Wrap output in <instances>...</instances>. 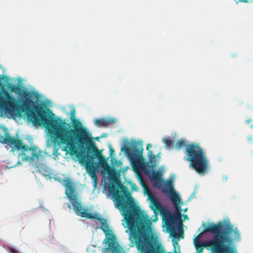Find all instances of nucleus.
<instances>
[{
	"mask_svg": "<svg viewBox=\"0 0 253 253\" xmlns=\"http://www.w3.org/2000/svg\"><path fill=\"white\" fill-rule=\"evenodd\" d=\"M13 86L12 90L20 97L22 100L21 106L13 105V110L16 112L14 115L20 116L25 112L28 119L38 126L45 127L50 134L54 145L61 146L64 151H69L71 155H76L79 163L84 166L89 176L96 179L95 170L97 164L93 162L97 158L103 167L104 170L111 177H115L116 171L114 168L110 167L105 158L97 148L92 140V136L89 131L83 126L81 122L74 119V110L72 112V123L74 128H69V124L60 119H54V114L48 108L43 109L37 107L33 109L35 99L38 97L37 92L29 91L24 88Z\"/></svg>",
	"mask_w": 253,
	"mask_h": 253,
	"instance_id": "1",
	"label": "nucleus"
},
{
	"mask_svg": "<svg viewBox=\"0 0 253 253\" xmlns=\"http://www.w3.org/2000/svg\"><path fill=\"white\" fill-rule=\"evenodd\" d=\"M115 205L121 212L127 227L129 246L135 247L139 253H161L151 239L152 222L137 207L130 193L126 190V197L118 192L113 194Z\"/></svg>",
	"mask_w": 253,
	"mask_h": 253,
	"instance_id": "2",
	"label": "nucleus"
},
{
	"mask_svg": "<svg viewBox=\"0 0 253 253\" xmlns=\"http://www.w3.org/2000/svg\"><path fill=\"white\" fill-rule=\"evenodd\" d=\"M211 232L212 238L211 240L204 242L195 243V247L199 253L202 252L204 248H209L212 253L215 252L213 250L214 246L220 247L224 243L230 242H238L241 240L240 234L237 228L234 227L230 222L218 221L216 224L212 223L205 227L203 232Z\"/></svg>",
	"mask_w": 253,
	"mask_h": 253,
	"instance_id": "3",
	"label": "nucleus"
},
{
	"mask_svg": "<svg viewBox=\"0 0 253 253\" xmlns=\"http://www.w3.org/2000/svg\"><path fill=\"white\" fill-rule=\"evenodd\" d=\"M151 180L156 188H161L162 191L169 195L175 207V213L172 214L168 212L166 216V224L169 233L173 236L176 235L174 225L177 222H178L179 225L177 227L178 236L180 238H183V230L182 228V223L181 220V206L180 205L181 200L173 189L172 181L169 180L164 183V186L162 187V183H163V181L161 179V174L159 171L153 172Z\"/></svg>",
	"mask_w": 253,
	"mask_h": 253,
	"instance_id": "4",
	"label": "nucleus"
},
{
	"mask_svg": "<svg viewBox=\"0 0 253 253\" xmlns=\"http://www.w3.org/2000/svg\"><path fill=\"white\" fill-rule=\"evenodd\" d=\"M186 141L180 139L176 143V147L180 149L185 147L186 160L190 162V167L199 174L205 173L209 168L208 160L203 149L195 143L186 145Z\"/></svg>",
	"mask_w": 253,
	"mask_h": 253,
	"instance_id": "5",
	"label": "nucleus"
},
{
	"mask_svg": "<svg viewBox=\"0 0 253 253\" xmlns=\"http://www.w3.org/2000/svg\"><path fill=\"white\" fill-rule=\"evenodd\" d=\"M9 81V79L7 77L5 76H1L0 75V109L1 111L8 113L9 114L13 115L16 112L14 109L13 110V105L21 106L22 102L21 103L19 99H17L10 95L7 90H3V89L7 86V87H10V90L12 92H14L19 96L16 91L12 90V87L13 86L18 87L21 89V91H22L23 89L26 88L12 85Z\"/></svg>",
	"mask_w": 253,
	"mask_h": 253,
	"instance_id": "6",
	"label": "nucleus"
},
{
	"mask_svg": "<svg viewBox=\"0 0 253 253\" xmlns=\"http://www.w3.org/2000/svg\"><path fill=\"white\" fill-rule=\"evenodd\" d=\"M64 185L66 188L65 193L70 200L73 206V209L76 215L87 219L97 218V213L89 212L87 208L82 205L81 202L79 200L77 194H75V190L73 183L70 179L65 180Z\"/></svg>",
	"mask_w": 253,
	"mask_h": 253,
	"instance_id": "7",
	"label": "nucleus"
},
{
	"mask_svg": "<svg viewBox=\"0 0 253 253\" xmlns=\"http://www.w3.org/2000/svg\"><path fill=\"white\" fill-rule=\"evenodd\" d=\"M20 143H15L13 146L17 150H21L19 154L18 158L22 162L33 161L35 160L42 161L43 159V152L37 147H30L28 145L24 144L21 140Z\"/></svg>",
	"mask_w": 253,
	"mask_h": 253,
	"instance_id": "8",
	"label": "nucleus"
},
{
	"mask_svg": "<svg viewBox=\"0 0 253 253\" xmlns=\"http://www.w3.org/2000/svg\"><path fill=\"white\" fill-rule=\"evenodd\" d=\"M130 147L125 146L122 149L132 163H137L143 159V145L141 142L134 141L130 144Z\"/></svg>",
	"mask_w": 253,
	"mask_h": 253,
	"instance_id": "9",
	"label": "nucleus"
},
{
	"mask_svg": "<svg viewBox=\"0 0 253 253\" xmlns=\"http://www.w3.org/2000/svg\"><path fill=\"white\" fill-rule=\"evenodd\" d=\"M106 236L105 242L108 243V247L106 249L105 253H109L111 251V253H124L122 249L119 246L116 245L114 243L115 237L112 231L104 233Z\"/></svg>",
	"mask_w": 253,
	"mask_h": 253,
	"instance_id": "10",
	"label": "nucleus"
},
{
	"mask_svg": "<svg viewBox=\"0 0 253 253\" xmlns=\"http://www.w3.org/2000/svg\"><path fill=\"white\" fill-rule=\"evenodd\" d=\"M0 143L12 147L15 143H20L19 139L11 137L6 127H0Z\"/></svg>",
	"mask_w": 253,
	"mask_h": 253,
	"instance_id": "11",
	"label": "nucleus"
},
{
	"mask_svg": "<svg viewBox=\"0 0 253 253\" xmlns=\"http://www.w3.org/2000/svg\"><path fill=\"white\" fill-rule=\"evenodd\" d=\"M146 193L150 202V208L152 210L155 214H156L158 211L160 212L161 215H163L166 211L163 206L158 201L155 196L147 189Z\"/></svg>",
	"mask_w": 253,
	"mask_h": 253,
	"instance_id": "12",
	"label": "nucleus"
},
{
	"mask_svg": "<svg viewBox=\"0 0 253 253\" xmlns=\"http://www.w3.org/2000/svg\"><path fill=\"white\" fill-rule=\"evenodd\" d=\"M234 242L224 243L220 247L214 246L213 248L214 253H237V250L235 245L233 244Z\"/></svg>",
	"mask_w": 253,
	"mask_h": 253,
	"instance_id": "13",
	"label": "nucleus"
},
{
	"mask_svg": "<svg viewBox=\"0 0 253 253\" xmlns=\"http://www.w3.org/2000/svg\"><path fill=\"white\" fill-rule=\"evenodd\" d=\"M116 120L115 119H108L101 118L100 119H96L94 121L95 125L98 126H107L109 125H112L115 123Z\"/></svg>",
	"mask_w": 253,
	"mask_h": 253,
	"instance_id": "14",
	"label": "nucleus"
},
{
	"mask_svg": "<svg viewBox=\"0 0 253 253\" xmlns=\"http://www.w3.org/2000/svg\"><path fill=\"white\" fill-rule=\"evenodd\" d=\"M100 228L103 231V232L105 233L109 231H111V230H110L109 228V226L107 223L104 222H102L100 224Z\"/></svg>",
	"mask_w": 253,
	"mask_h": 253,
	"instance_id": "15",
	"label": "nucleus"
},
{
	"mask_svg": "<svg viewBox=\"0 0 253 253\" xmlns=\"http://www.w3.org/2000/svg\"><path fill=\"white\" fill-rule=\"evenodd\" d=\"M163 142L167 147H173L174 145V141L170 139H164Z\"/></svg>",
	"mask_w": 253,
	"mask_h": 253,
	"instance_id": "16",
	"label": "nucleus"
},
{
	"mask_svg": "<svg viewBox=\"0 0 253 253\" xmlns=\"http://www.w3.org/2000/svg\"><path fill=\"white\" fill-rule=\"evenodd\" d=\"M112 164L113 166L118 167L122 165V162L120 161H118L116 159L112 160Z\"/></svg>",
	"mask_w": 253,
	"mask_h": 253,
	"instance_id": "17",
	"label": "nucleus"
},
{
	"mask_svg": "<svg viewBox=\"0 0 253 253\" xmlns=\"http://www.w3.org/2000/svg\"><path fill=\"white\" fill-rule=\"evenodd\" d=\"M148 155L149 158V162L152 163L153 159H155V156L153 154L152 151H148Z\"/></svg>",
	"mask_w": 253,
	"mask_h": 253,
	"instance_id": "18",
	"label": "nucleus"
},
{
	"mask_svg": "<svg viewBox=\"0 0 253 253\" xmlns=\"http://www.w3.org/2000/svg\"><path fill=\"white\" fill-rule=\"evenodd\" d=\"M202 235V233H200L196 237V238L194 239V244L195 243H200L199 242V239H200V236H201Z\"/></svg>",
	"mask_w": 253,
	"mask_h": 253,
	"instance_id": "19",
	"label": "nucleus"
},
{
	"mask_svg": "<svg viewBox=\"0 0 253 253\" xmlns=\"http://www.w3.org/2000/svg\"><path fill=\"white\" fill-rule=\"evenodd\" d=\"M109 151H110V156H112L113 155V154H114L115 153V151L112 148V147L111 146L110 147Z\"/></svg>",
	"mask_w": 253,
	"mask_h": 253,
	"instance_id": "20",
	"label": "nucleus"
},
{
	"mask_svg": "<svg viewBox=\"0 0 253 253\" xmlns=\"http://www.w3.org/2000/svg\"><path fill=\"white\" fill-rule=\"evenodd\" d=\"M9 250L11 253H18V252L14 248H9Z\"/></svg>",
	"mask_w": 253,
	"mask_h": 253,
	"instance_id": "21",
	"label": "nucleus"
},
{
	"mask_svg": "<svg viewBox=\"0 0 253 253\" xmlns=\"http://www.w3.org/2000/svg\"><path fill=\"white\" fill-rule=\"evenodd\" d=\"M252 119L251 118L248 119L246 121V123L247 124H248L249 123H250L251 122H252Z\"/></svg>",
	"mask_w": 253,
	"mask_h": 253,
	"instance_id": "22",
	"label": "nucleus"
},
{
	"mask_svg": "<svg viewBox=\"0 0 253 253\" xmlns=\"http://www.w3.org/2000/svg\"><path fill=\"white\" fill-rule=\"evenodd\" d=\"M151 147H152V145H151V144H148L147 145L146 149H147V150H149V149L150 148H151Z\"/></svg>",
	"mask_w": 253,
	"mask_h": 253,
	"instance_id": "23",
	"label": "nucleus"
},
{
	"mask_svg": "<svg viewBox=\"0 0 253 253\" xmlns=\"http://www.w3.org/2000/svg\"><path fill=\"white\" fill-rule=\"evenodd\" d=\"M253 139V136L252 135H250L248 137V140L250 141H252Z\"/></svg>",
	"mask_w": 253,
	"mask_h": 253,
	"instance_id": "24",
	"label": "nucleus"
},
{
	"mask_svg": "<svg viewBox=\"0 0 253 253\" xmlns=\"http://www.w3.org/2000/svg\"><path fill=\"white\" fill-rule=\"evenodd\" d=\"M184 219H188V216L187 215H184Z\"/></svg>",
	"mask_w": 253,
	"mask_h": 253,
	"instance_id": "25",
	"label": "nucleus"
},
{
	"mask_svg": "<svg viewBox=\"0 0 253 253\" xmlns=\"http://www.w3.org/2000/svg\"><path fill=\"white\" fill-rule=\"evenodd\" d=\"M240 0L243 2H247V0Z\"/></svg>",
	"mask_w": 253,
	"mask_h": 253,
	"instance_id": "26",
	"label": "nucleus"
},
{
	"mask_svg": "<svg viewBox=\"0 0 253 253\" xmlns=\"http://www.w3.org/2000/svg\"><path fill=\"white\" fill-rule=\"evenodd\" d=\"M173 245H174V244H173ZM174 253H176L175 246H174Z\"/></svg>",
	"mask_w": 253,
	"mask_h": 253,
	"instance_id": "27",
	"label": "nucleus"
},
{
	"mask_svg": "<svg viewBox=\"0 0 253 253\" xmlns=\"http://www.w3.org/2000/svg\"><path fill=\"white\" fill-rule=\"evenodd\" d=\"M251 127L252 128H253V125L251 126Z\"/></svg>",
	"mask_w": 253,
	"mask_h": 253,
	"instance_id": "28",
	"label": "nucleus"
},
{
	"mask_svg": "<svg viewBox=\"0 0 253 253\" xmlns=\"http://www.w3.org/2000/svg\"><path fill=\"white\" fill-rule=\"evenodd\" d=\"M155 164L154 165H152V167H153L154 166Z\"/></svg>",
	"mask_w": 253,
	"mask_h": 253,
	"instance_id": "29",
	"label": "nucleus"
},
{
	"mask_svg": "<svg viewBox=\"0 0 253 253\" xmlns=\"http://www.w3.org/2000/svg\"><path fill=\"white\" fill-rule=\"evenodd\" d=\"M175 244H178L176 241L175 242Z\"/></svg>",
	"mask_w": 253,
	"mask_h": 253,
	"instance_id": "30",
	"label": "nucleus"
},
{
	"mask_svg": "<svg viewBox=\"0 0 253 253\" xmlns=\"http://www.w3.org/2000/svg\"><path fill=\"white\" fill-rule=\"evenodd\" d=\"M205 225H206V223H204V224H203V226H204Z\"/></svg>",
	"mask_w": 253,
	"mask_h": 253,
	"instance_id": "31",
	"label": "nucleus"
},
{
	"mask_svg": "<svg viewBox=\"0 0 253 253\" xmlns=\"http://www.w3.org/2000/svg\"><path fill=\"white\" fill-rule=\"evenodd\" d=\"M124 193L125 194L126 193V191H123Z\"/></svg>",
	"mask_w": 253,
	"mask_h": 253,
	"instance_id": "32",
	"label": "nucleus"
},
{
	"mask_svg": "<svg viewBox=\"0 0 253 253\" xmlns=\"http://www.w3.org/2000/svg\"><path fill=\"white\" fill-rule=\"evenodd\" d=\"M186 210H187V209H184V211H186Z\"/></svg>",
	"mask_w": 253,
	"mask_h": 253,
	"instance_id": "33",
	"label": "nucleus"
}]
</instances>
